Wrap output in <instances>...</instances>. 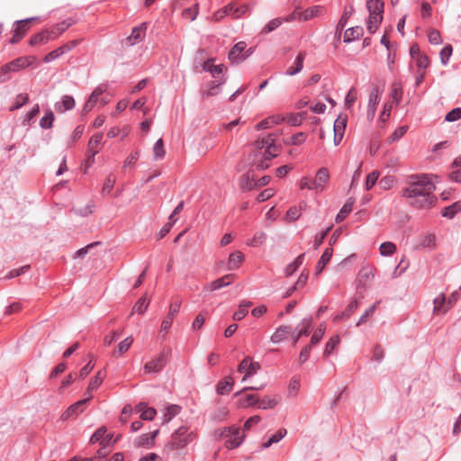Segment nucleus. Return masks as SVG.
Listing matches in <instances>:
<instances>
[{
	"label": "nucleus",
	"instance_id": "16",
	"mask_svg": "<svg viewBox=\"0 0 461 461\" xmlns=\"http://www.w3.org/2000/svg\"><path fill=\"white\" fill-rule=\"evenodd\" d=\"M281 401V397L279 395L275 396H264L263 398L258 397V401H257V405L258 409L261 410H269L274 409Z\"/></svg>",
	"mask_w": 461,
	"mask_h": 461
},
{
	"label": "nucleus",
	"instance_id": "7",
	"mask_svg": "<svg viewBox=\"0 0 461 461\" xmlns=\"http://www.w3.org/2000/svg\"><path fill=\"white\" fill-rule=\"evenodd\" d=\"M259 369V363L253 361L250 357H246L238 366V372L245 374L242 382L247 381L249 377L257 374Z\"/></svg>",
	"mask_w": 461,
	"mask_h": 461
},
{
	"label": "nucleus",
	"instance_id": "20",
	"mask_svg": "<svg viewBox=\"0 0 461 461\" xmlns=\"http://www.w3.org/2000/svg\"><path fill=\"white\" fill-rule=\"evenodd\" d=\"M324 7L321 5H313L305 10H302L303 22L310 21L316 17H321L324 14Z\"/></svg>",
	"mask_w": 461,
	"mask_h": 461
},
{
	"label": "nucleus",
	"instance_id": "26",
	"mask_svg": "<svg viewBox=\"0 0 461 461\" xmlns=\"http://www.w3.org/2000/svg\"><path fill=\"white\" fill-rule=\"evenodd\" d=\"M238 434H240V428L234 426L229 428H221L214 431V437L219 440L223 438L227 439V438Z\"/></svg>",
	"mask_w": 461,
	"mask_h": 461
},
{
	"label": "nucleus",
	"instance_id": "48",
	"mask_svg": "<svg viewBox=\"0 0 461 461\" xmlns=\"http://www.w3.org/2000/svg\"><path fill=\"white\" fill-rule=\"evenodd\" d=\"M251 302H243L240 304L239 309L233 314L235 321L242 320L248 314V309L251 306Z\"/></svg>",
	"mask_w": 461,
	"mask_h": 461
},
{
	"label": "nucleus",
	"instance_id": "23",
	"mask_svg": "<svg viewBox=\"0 0 461 461\" xmlns=\"http://www.w3.org/2000/svg\"><path fill=\"white\" fill-rule=\"evenodd\" d=\"M291 330L292 329L289 326H280L272 334L270 339L273 343H280L281 341L287 338V336L291 333Z\"/></svg>",
	"mask_w": 461,
	"mask_h": 461
},
{
	"label": "nucleus",
	"instance_id": "41",
	"mask_svg": "<svg viewBox=\"0 0 461 461\" xmlns=\"http://www.w3.org/2000/svg\"><path fill=\"white\" fill-rule=\"evenodd\" d=\"M228 6H231V11L230 12V15L233 19H238L245 14L249 11V6L246 5H237L235 3H230Z\"/></svg>",
	"mask_w": 461,
	"mask_h": 461
},
{
	"label": "nucleus",
	"instance_id": "6",
	"mask_svg": "<svg viewBox=\"0 0 461 461\" xmlns=\"http://www.w3.org/2000/svg\"><path fill=\"white\" fill-rule=\"evenodd\" d=\"M168 360V353L160 352L154 358L147 362L144 366L146 374H155L160 372L167 365Z\"/></svg>",
	"mask_w": 461,
	"mask_h": 461
},
{
	"label": "nucleus",
	"instance_id": "58",
	"mask_svg": "<svg viewBox=\"0 0 461 461\" xmlns=\"http://www.w3.org/2000/svg\"><path fill=\"white\" fill-rule=\"evenodd\" d=\"M340 339L339 335H335L330 339V340L327 342L325 349H324V356H329L331 354V352L334 350V348L337 347V345L339 343Z\"/></svg>",
	"mask_w": 461,
	"mask_h": 461
},
{
	"label": "nucleus",
	"instance_id": "13",
	"mask_svg": "<svg viewBox=\"0 0 461 461\" xmlns=\"http://www.w3.org/2000/svg\"><path fill=\"white\" fill-rule=\"evenodd\" d=\"M106 88L107 87L105 86L100 85L92 92L88 100L84 105L83 111L85 113H88L94 108L98 101L99 96L106 91Z\"/></svg>",
	"mask_w": 461,
	"mask_h": 461
},
{
	"label": "nucleus",
	"instance_id": "52",
	"mask_svg": "<svg viewBox=\"0 0 461 461\" xmlns=\"http://www.w3.org/2000/svg\"><path fill=\"white\" fill-rule=\"evenodd\" d=\"M153 154L155 159H161L164 158L166 151L164 149V142L162 139L157 140L153 148Z\"/></svg>",
	"mask_w": 461,
	"mask_h": 461
},
{
	"label": "nucleus",
	"instance_id": "47",
	"mask_svg": "<svg viewBox=\"0 0 461 461\" xmlns=\"http://www.w3.org/2000/svg\"><path fill=\"white\" fill-rule=\"evenodd\" d=\"M461 212V202H456L446 207L442 212L444 217L452 219L457 212Z\"/></svg>",
	"mask_w": 461,
	"mask_h": 461
},
{
	"label": "nucleus",
	"instance_id": "19",
	"mask_svg": "<svg viewBox=\"0 0 461 461\" xmlns=\"http://www.w3.org/2000/svg\"><path fill=\"white\" fill-rule=\"evenodd\" d=\"M281 122H284L283 115L281 114H276L273 116H269L266 118L265 120L261 121L256 125V130H265L274 127L275 125H277Z\"/></svg>",
	"mask_w": 461,
	"mask_h": 461
},
{
	"label": "nucleus",
	"instance_id": "45",
	"mask_svg": "<svg viewBox=\"0 0 461 461\" xmlns=\"http://www.w3.org/2000/svg\"><path fill=\"white\" fill-rule=\"evenodd\" d=\"M383 20V15L369 14L367 30L370 33H374L379 27Z\"/></svg>",
	"mask_w": 461,
	"mask_h": 461
},
{
	"label": "nucleus",
	"instance_id": "2",
	"mask_svg": "<svg viewBox=\"0 0 461 461\" xmlns=\"http://www.w3.org/2000/svg\"><path fill=\"white\" fill-rule=\"evenodd\" d=\"M255 151L252 154V163L258 169L264 170L269 167V161L279 153V148L275 144L272 135L257 140L254 143Z\"/></svg>",
	"mask_w": 461,
	"mask_h": 461
},
{
	"label": "nucleus",
	"instance_id": "27",
	"mask_svg": "<svg viewBox=\"0 0 461 461\" xmlns=\"http://www.w3.org/2000/svg\"><path fill=\"white\" fill-rule=\"evenodd\" d=\"M133 343V338L131 336L127 337L122 341H121L117 348L114 349L113 355L115 357H122L125 352L129 350Z\"/></svg>",
	"mask_w": 461,
	"mask_h": 461
},
{
	"label": "nucleus",
	"instance_id": "60",
	"mask_svg": "<svg viewBox=\"0 0 461 461\" xmlns=\"http://www.w3.org/2000/svg\"><path fill=\"white\" fill-rule=\"evenodd\" d=\"M231 11V6H224L223 8L218 10L212 15V20L215 23L221 21L225 16L230 15V12Z\"/></svg>",
	"mask_w": 461,
	"mask_h": 461
},
{
	"label": "nucleus",
	"instance_id": "43",
	"mask_svg": "<svg viewBox=\"0 0 461 461\" xmlns=\"http://www.w3.org/2000/svg\"><path fill=\"white\" fill-rule=\"evenodd\" d=\"M283 118L284 122H287L288 124L293 126H298L303 122L304 115L303 113H289L286 115H283Z\"/></svg>",
	"mask_w": 461,
	"mask_h": 461
},
{
	"label": "nucleus",
	"instance_id": "22",
	"mask_svg": "<svg viewBox=\"0 0 461 461\" xmlns=\"http://www.w3.org/2000/svg\"><path fill=\"white\" fill-rule=\"evenodd\" d=\"M305 56H306V53L304 51H301L297 55L294 64L287 68L286 75L294 76V75L299 73L303 69Z\"/></svg>",
	"mask_w": 461,
	"mask_h": 461
},
{
	"label": "nucleus",
	"instance_id": "44",
	"mask_svg": "<svg viewBox=\"0 0 461 461\" xmlns=\"http://www.w3.org/2000/svg\"><path fill=\"white\" fill-rule=\"evenodd\" d=\"M391 97L398 104L402 97V86L400 83L394 82L391 86Z\"/></svg>",
	"mask_w": 461,
	"mask_h": 461
},
{
	"label": "nucleus",
	"instance_id": "51",
	"mask_svg": "<svg viewBox=\"0 0 461 461\" xmlns=\"http://www.w3.org/2000/svg\"><path fill=\"white\" fill-rule=\"evenodd\" d=\"M300 216H301V209H298L296 206H293L287 211V212L285 216V221L289 223L294 222L297 219H299Z\"/></svg>",
	"mask_w": 461,
	"mask_h": 461
},
{
	"label": "nucleus",
	"instance_id": "28",
	"mask_svg": "<svg viewBox=\"0 0 461 461\" xmlns=\"http://www.w3.org/2000/svg\"><path fill=\"white\" fill-rule=\"evenodd\" d=\"M102 140L103 133L95 134L88 142V150L89 152H93V157H95L102 148Z\"/></svg>",
	"mask_w": 461,
	"mask_h": 461
},
{
	"label": "nucleus",
	"instance_id": "62",
	"mask_svg": "<svg viewBox=\"0 0 461 461\" xmlns=\"http://www.w3.org/2000/svg\"><path fill=\"white\" fill-rule=\"evenodd\" d=\"M306 136L303 132H298L285 140L288 145H299L305 141Z\"/></svg>",
	"mask_w": 461,
	"mask_h": 461
},
{
	"label": "nucleus",
	"instance_id": "56",
	"mask_svg": "<svg viewBox=\"0 0 461 461\" xmlns=\"http://www.w3.org/2000/svg\"><path fill=\"white\" fill-rule=\"evenodd\" d=\"M379 250L383 256H391L395 252L396 246L393 242H384L380 245Z\"/></svg>",
	"mask_w": 461,
	"mask_h": 461
},
{
	"label": "nucleus",
	"instance_id": "18",
	"mask_svg": "<svg viewBox=\"0 0 461 461\" xmlns=\"http://www.w3.org/2000/svg\"><path fill=\"white\" fill-rule=\"evenodd\" d=\"M234 275H226L219 279H216L212 282H211L207 286L205 287L206 290L210 292H213L215 290H218L221 287H225L231 284V282L234 279Z\"/></svg>",
	"mask_w": 461,
	"mask_h": 461
},
{
	"label": "nucleus",
	"instance_id": "38",
	"mask_svg": "<svg viewBox=\"0 0 461 461\" xmlns=\"http://www.w3.org/2000/svg\"><path fill=\"white\" fill-rule=\"evenodd\" d=\"M158 434V429L151 433L143 434L136 439L135 445L138 447H141V446H145V445H153L154 440Z\"/></svg>",
	"mask_w": 461,
	"mask_h": 461
},
{
	"label": "nucleus",
	"instance_id": "4",
	"mask_svg": "<svg viewBox=\"0 0 461 461\" xmlns=\"http://www.w3.org/2000/svg\"><path fill=\"white\" fill-rule=\"evenodd\" d=\"M195 434L189 430L187 427H180L176 429L171 437V447L174 449L185 447L195 438Z\"/></svg>",
	"mask_w": 461,
	"mask_h": 461
},
{
	"label": "nucleus",
	"instance_id": "63",
	"mask_svg": "<svg viewBox=\"0 0 461 461\" xmlns=\"http://www.w3.org/2000/svg\"><path fill=\"white\" fill-rule=\"evenodd\" d=\"M379 176H380V174L376 170L371 172L367 176L366 180V190H370L375 185L376 181L379 178Z\"/></svg>",
	"mask_w": 461,
	"mask_h": 461
},
{
	"label": "nucleus",
	"instance_id": "21",
	"mask_svg": "<svg viewBox=\"0 0 461 461\" xmlns=\"http://www.w3.org/2000/svg\"><path fill=\"white\" fill-rule=\"evenodd\" d=\"M50 41H53L50 32L46 30H43L36 34H34L29 41V44L31 46H38L44 45L48 43Z\"/></svg>",
	"mask_w": 461,
	"mask_h": 461
},
{
	"label": "nucleus",
	"instance_id": "64",
	"mask_svg": "<svg viewBox=\"0 0 461 461\" xmlns=\"http://www.w3.org/2000/svg\"><path fill=\"white\" fill-rule=\"evenodd\" d=\"M461 118V108L457 107L451 110L447 113L445 120L447 122H452L459 120Z\"/></svg>",
	"mask_w": 461,
	"mask_h": 461
},
{
	"label": "nucleus",
	"instance_id": "61",
	"mask_svg": "<svg viewBox=\"0 0 461 461\" xmlns=\"http://www.w3.org/2000/svg\"><path fill=\"white\" fill-rule=\"evenodd\" d=\"M53 121H54V114L51 111H49L41 119L40 125L43 129H49L52 126Z\"/></svg>",
	"mask_w": 461,
	"mask_h": 461
},
{
	"label": "nucleus",
	"instance_id": "46",
	"mask_svg": "<svg viewBox=\"0 0 461 461\" xmlns=\"http://www.w3.org/2000/svg\"><path fill=\"white\" fill-rule=\"evenodd\" d=\"M149 305V300H148L146 298V296L143 295L134 304L131 314L133 312H138L140 314H143L146 312V310L148 309Z\"/></svg>",
	"mask_w": 461,
	"mask_h": 461
},
{
	"label": "nucleus",
	"instance_id": "53",
	"mask_svg": "<svg viewBox=\"0 0 461 461\" xmlns=\"http://www.w3.org/2000/svg\"><path fill=\"white\" fill-rule=\"evenodd\" d=\"M229 409L225 406L219 407L212 415L213 420L221 421L229 416Z\"/></svg>",
	"mask_w": 461,
	"mask_h": 461
},
{
	"label": "nucleus",
	"instance_id": "55",
	"mask_svg": "<svg viewBox=\"0 0 461 461\" xmlns=\"http://www.w3.org/2000/svg\"><path fill=\"white\" fill-rule=\"evenodd\" d=\"M357 91L355 87H352L349 89V91L348 92L347 95H346V98H345V107L347 109H350L353 105V104L357 101Z\"/></svg>",
	"mask_w": 461,
	"mask_h": 461
},
{
	"label": "nucleus",
	"instance_id": "35",
	"mask_svg": "<svg viewBox=\"0 0 461 461\" xmlns=\"http://www.w3.org/2000/svg\"><path fill=\"white\" fill-rule=\"evenodd\" d=\"M106 428L105 427H101L99 428L91 437L90 438V442L92 444H95L100 440L101 441V444L102 445H105L107 444L110 440H111V436H107L106 438H104V435L106 434Z\"/></svg>",
	"mask_w": 461,
	"mask_h": 461
},
{
	"label": "nucleus",
	"instance_id": "49",
	"mask_svg": "<svg viewBox=\"0 0 461 461\" xmlns=\"http://www.w3.org/2000/svg\"><path fill=\"white\" fill-rule=\"evenodd\" d=\"M396 184V178L393 176H385L379 181V186L383 190H390Z\"/></svg>",
	"mask_w": 461,
	"mask_h": 461
},
{
	"label": "nucleus",
	"instance_id": "30",
	"mask_svg": "<svg viewBox=\"0 0 461 461\" xmlns=\"http://www.w3.org/2000/svg\"><path fill=\"white\" fill-rule=\"evenodd\" d=\"M75 106V100L70 95H64L61 103H58L55 105V109L58 113H64L68 110H71Z\"/></svg>",
	"mask_w": 461,
	"mask_h": 461
},
{
	"label": "nucleus",
	"instance_id": "11",
	"mask_svg": "<svg viewBox=\"0 0 461 461\" xmlns=\"http://www.w3.org/2000/svg\"><path fill=\"white\" fill-rule=\"evenodd\" d=\"M29 23L30 19H24L15 23L14 35L10 40L11 44H15L21 41V39L25 35L26 32L29 30Z\"/></svg>",
	"mask_w": 461,
	"mask_h": 461
},
{
	"label": "nucleus",
	"instance_id": "24",
	"mask_svg": "<svg viewBox=\"0 0 461 461\" xmlns=\"http://www.w3.org/2000/svg\"><path fill=\"white\" fill-rule=\"evenodd\" d=\"M233 384V378L231 376H226L217 384L216 392L221 395L226 394L231 391Z\"/></svg>",
	"mask_w": 461,
	"mask_h": 461
},
{
	"label": "nucleus",
	"instance_id": "32",
	"mask_svg": "<svg viewBox=\"0 0 461 461\" xmlns=\"http://www.w3.org/2000/svg\"><path fill=\"white\" fill-rule=\"evenodd\" d=\"M333 249L331 248H327L320 258L317 266H316V273L320 274L326 265L330 262L332 257Z\"/></svg>",
	"mask_w": 461,
	"mask_h": 461
},
{
	"label": "nucleus",
	"instance_id": "40",
	"mask_svg": "<svg viewBox=\"0 0 461 461\" xmlns=\"http://www.w3.org/2000/svg\"><path fill=\"white\" fill-rule=\"evenodd\" d=\"M245 435L240 431L238 435H232V437L227 438L225 441V447L228 449H233L239 447L244 440Z\"/></svg>",
	"mask_w": 461,
	"mask_h": 461
},
{
	"label": "nucleus",
	"instance_id": "39",
	"mask_svg": "<svg viewBox=\"0 0 461 461\" xmlns=\"http://www.w3.org/2000/svg\"><path fill=\"white\" fill-rule=\"evenodd\" d=\"M369 14L383 15L384 3L381 0H369L367 2Z\"/></svg>",
	"mask_w": 461,
	"mask_h": 461
},
{
	"label": "nucleus",
	"instance_id": "1",
	"mask_svg": "<svg viewBox=\"0 0 461 461\" xmlns=\"http://www.w3.org/2000/svg\"><path fill=\"white\" fill-rule=\"evenodd\" d=\"M434 190L435 185L428 175H411L407 178L402 195L409 199L411 205L428 209L436 202Z\"/></svg>",
	"mask_w": 461,
	"mask_h": 461
},
{
	"label": "nucleus",
	"instance_id": "25",
	"mask_svg": "<svg viewBox=\"0 0 461 461\" xmlns=\"http://www.w3.org/2000/svg\"><path fill=\"white\" fill-rule=\"evenodd\" d=\"M257 401H258V396L257 394H246L244 396H240L236 404L238 408L247 409L256 405Z\"/></svg>",
	"mask_w": 461,
	"mask_h": 461
},
{
	"label": "nucleus",
	"instance_id": "57",
	"mask_svg": "<svg viewBox=\"0 0 461 461\" xmlns=\"http://www.w3.org/2000/svg\"><path fill=\"white\" fill-rule=\"evenodd\" d=\"M326 328L323 324H321L316 330L314 331L313 335L311 339V346L317 345L321 339H322L324 333H325Z\"/></svg>",
	"mask_w": 461,
	"mask_h": 461
},
{
	"label": "nucleus",
	"instance_id": "8",
	"mask_svg": "<svg viewBox=\"0 0 461 461\" xmlns=\"http://www.w3.org/2000/svg\"><path fill=\"white\" fill-rule=\"evenodd\" d=\"M433 313L436 315H443L452 307L451 298L446 299L444 294L438 295L433 301Z\"/></svg>",
	"mask_w": 461,
	"mask_h": 461
},
{
	"label": "nucleus",
	"instance_id": "5",
	"mask_svg": "<svg viewBox=\"0 0 461 461\" xmlns=\"http://www.w3.org/2000/svg\"><path fill=\"white\" fill-rule=\"evenodd\" d=\"M247 44L245 41L236 43L229 52V59L231 63L239 64L244 61L251 53L252 50H246Z\"/></svg>",
	"mask_w": 461,
	"mask_h": 461
},
{
	"label": "nucleus",
	"instance_id": "12",
	"mask_svg": "<svg viewBox=\"0 0 461 461\" xmlns=\"http://www.w3.org/2000/svg\"><path fill=\"white\" fill-rule=\"evenodd\" d=\"M147 25L145 23H141L140 26H137L132 29L131 34L126 39L125 44L128 46H132L136 42L144 39L146 34Z\"/></svg>",
	"mask_w": 461,
	"mask_h": 461
},
{
	"label": "nucleus",
	"instance_id": "14",
	"mask_svg": "<svg viewBox=\"0 0 461 461\" xmlns=\"http://www.w3.org/2000/svg\"><path fill=\"white\" fill-rule=\"evenodd\" d=\"M330 179V174L327 168H321L318 170L315 178L313 179L314 190L316 192H322L325 185Z\"/></svg>",
	"mask_w": 461,
	"mask_h": 461
},
{
	"label": "nucleus",
	"instance_id": "50",
	"mask_svg": "<svg viewBox=\"0 0 461 461\" xmlns=\"http://www.w3.org/2000/svg\"><path fill=\"white\" fill-rule=\"evenodd\" d=\"M303 258H304V254H301L300 256H298L295 258V260L293 263L288 265L285 268L286 275L287 276L293 275L297 270V268L303 264Z\"/></svg>",
	"mask_w": 461,
	"mask_h": 461
},
{
	"label": "nucleus",
	"instance_id": "31",
	"mask_svg": "<svg viewBox=\"0 0 461 461\" xmlns=\"http://www.w3.org/2000/svg\"><path fill=\"white\" fill-rule=\"evenodd\" d=\"M256 179L253 174L248 173L243 175L240 179V187L243 191H250L255 188Z\"/></svg>",
	"mask_w": 461,
	"mask_h": 461
},
{
	"label": "nucleus",
	"instance_id": "3",
	"mask_svg": "<svg viewBox=\"0 0 461 461\" xmlns=\"http://www.w3.org/2000/svg\"><path fill=\"white\" fill-rule=\"evenodd\" d=\"M35 56H23L19 57L5 65L0 67V83L5 82L10 78L11 73L18 72L26 68L36 62Z\"/></svg>",
	"mask_w": 461,
	"mask_h": 461
},
{
	"label": "nucleus",
	"instance_id": "17",
	"mask_svg": "<svg viewBox=\"0 0 461 461\" xmlns=\"http://www.w3.org/2000/svg\"><path fill=\"white\" fill-rule=\"evenodd\" d=\"M381 95L382 91L378 87H374L372 92L370 93L367 114L372 118L375 116L376 106L379 104Z\"/></svg>",
	"mask_w": 461,
	"mask_h": 461
},
{
	"label": "nucleus",
	"instance_id": "10",
	"mask_svg": "<svg viewBox=\"0 0 461 461\" xmlns=\"http://www.w3.org/2000/svg\"><path fill=\"white\" fill-rule=\"evenodd\" d=\"M92 395L71 404L61 415L62 420H67L71 417L77 416L84 410V405L92 399Z\"/></svg>",
	"mask_w": 461,
	"mask_h": 461
},
{
	"label": "nucleus",
	"instance_id": "59",
	"mask_svg": "<svg viewBox=\"0 0 461 461\" xmlns=\"http://www.w3.org/2000/svg\"><path fill=\"white\" fill-rule=\"evenodd\" d=\"M199 10V4L196 3L193 7L186 8L183 11V17L185 19H189L191 21H194L197 17Z\"/></svg>",
	"mask_w": 461,
	"mask_h": 461
},
{
	"label": "nucleus",
	"instance_id": "36",
	"mask_svg": "<svg viewBox=\"0 0 461 461\" xmlns=\"http://www.w3.org/2000/svg\"><path fill=\"white\" fill-rule=\"evenodd\" d=\"M104 379V375L102 373V371H99L95 375V377L91 380V382L89 383L86 394L87 396L92 395V392H94L99 388V386L102 384Z\"/></svg>",
	"mask_w": 461,
	"mask_h": 461
},
{
	"label": "nucleus",
	"instance_id": "29",
	"mask_svg": "<svg viewBox=\"0 0 461 461\" xmlns=\"http://www.w3.org/2000/svg\"><path fill=\"white\" fill-rule=\"evenodd\" d=\"M244 256L240 251H235L229 256L228 269H238L243 262Z\"/></svg>",
	"mask_w": 461,
	"mask_h": 461
},
{
	"label": "nucleus",
	"instance_id": "37",
	"mask_svg": "<svg viewBox=\"0 0 461 461\" xmlns=\"http://www.w3.org/2000/svg\"><path fill=\"white\" fill-rule=\"evenodd\" d=\"M287 431L285 429H279L275 434H273L267 441H264L261 444L262 448H267L271 447L273 444L279 442L285 436Z\"/></svg>",
	"mask_w": 461,
	"mask_h": 461
},
{
	"label": "nucleus",
	"instance_id": "15",
	"mask_svg": "<svg viewBox=\"0 0 461 461\" xmlns=\"http://www.w3.org/2000/svg\"><path fill=\"white\" fill-rule=\"evenodd\" d=\"M73 23L74 21L69 18L65 21H62L61 23H57L56 25L52 26L50 29H47V31L50 32L52 40H55L58 37H59L64 32H66L67 29H68Z\"/></svg>",
	"mask_w": 461,
	"mask_h": 461
},
{
	"label": "nucleus",
	"instance_id": "42",
	"mask_svg": "<svg viewBox=\"0 0 461 461\" xmlns=\"http://www.w3.org/2000/svg\"><path fill=\"white\" fill-rule=\"evenodd\" d=\"M354 202L349 199L348 200L345 204L342 206L340 211L336 216V221L340 222L342 221L352 211Z\"/></svg>",
	"mask_w": 461,
	"mask_h": 461
},
{
	"label": "nucleus",
	"instance_id": "9",
	"mask_svg": "<svg viewBox=\"0 0 461 461\" xmlns=\"http://www.w3.org/2000/svg\"><path fill=\"white\" fill-rule=\"evenodd\" d=\"M348 118L346 115H339L336 119L334 125H333V131H334V139L333 142L334 145H339L344 136V132L347 126Z\"/></svg>",
	"mask_w": 461,
	"mask_h": 461
},
{
	"label": "nucleus",
	"instance_id": "34",
	"mask_svg": "<svg viewBox=\"0 0 461 461\" xmlns=\"http://www.w3.org/2000/svg\"><path fill=\"white\" fill-rule=\"evenodd\" d=\"M363 28L360 26L349 28L344 33V41L350 42L356 39H359L361 36H363Z\"/></svg>",
	"mask_w": 461,
	"mask_h": 461
},
{
	"label": "nucleus",
	"instance_id": "33",
	"mask_svg": "<svg viewBox=\"0 0 461 461\" xmlns=\"http://www.w3.org/2000/svg\"><path fill=\"white\" fill-rule=\"evenodd\" d=\"M375 276L373 268L371 267H364L358 273L357 281L360 285H366L367 282L372 280Z\"/></svg>",
	"mask_w": 461,
	"mask_h": 461
},
{
	"label": "nucleus",
	"instance_id": "54",
	"mask_svg": "<svg viewBox=\"0 0 461 461\" xmlns=\"http://www.w3.org/2000/svg\"><path fill=\"white\" fill-rule=\"evenodd\" d=\"M284 20L281 18H275L269 21L265 27L262 29V33H269L274 30L277 29L282 23Z\"/></svg>",
	"mask_w": 461,
	"mask_h": 461
}]
</instances>
